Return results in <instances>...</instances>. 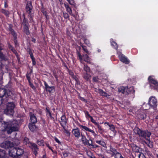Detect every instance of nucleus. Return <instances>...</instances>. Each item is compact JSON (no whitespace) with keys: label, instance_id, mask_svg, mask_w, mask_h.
<instances>
[{"label":"nucleus","instance_id":"nucleus-1","mask_svg":"<svg viewBox=\"0 0 158 158\" xmlns=\"http://www.w3.org/2000/svg\"><path fill=\"white\" fill-rule=\"evenodd\" d=\"M23 153V150L16 148L15 145L12 146L10 144V156L14 158H18L21 156Z\"/></svg>","mask_w":158,"mask_h":158},{"label":"nucleus","instance_id":"nucleus-2","mask_svg":"<svg viewBox=\"0 0 158 158\" xmlns=\"http://www.w3.org/2000/svg\"><path fill=\"white\" fill-rule=\"evenodd\" d=\"M135 130L137 131V133L138 134L140 139L143 141L146 140H148L151 135V133L148 131H142L138 128H136Z\"/></svg>","mask_w":158,"mask_h":158},{"label":"nucleus","instance_id":"nucleus-3","mask_svg":"<svg viewBox=\"0 0 158 158\" xmlns=\"http://www.w3.org/2000/svg\"><path fill=\"white\" fill-rule=\"evenodd\" d=\"M11 94L13 95V101H10V115H12L15 117L17 116V110L16 107V104L15 102L16 95L14 94L11 93Z\"/></svg>","mask_w":158,"mask_h":158},{"label":"nucleus","instance_id":"nucleus-4","mask_svg":"<svg viewBox=\"0 0 158 158\" xmlns=\"http://www.w3.org/2000/svg\"><path fill=\"white\" fill-rule=\"evenodd\" d=\"M19 130L18 121L15 119H13L10 122V132L13 131H17Z\"/></svg>","mask_w":158,"mask_h":158},{"label":"nucleus","instance_id":"nucleus-5","mask_svg":"<svg viewBox=\"0 0 158 158\" xmlns=\"http://www.w3.org/2000/svg\"><path fill=\"white\" fill-rule=\"evenodd\" d=\"M149 81L153 85H151L152 89L158 90V82L152 76H150L148 78Z\"/></svg>","mask_w":158,"mask_h":158},{"label":"nucleus","instance_id":"nucleus-6","mask_svg":"<svg viewBox=\"0 0 158 158\" xmlns=\"http://www.w3.org/2000/svg\"><path fill=\"white\" fill-rule=\"evenodd\" d=\"M157 100L156 98L153 96L150 97L148 101V104L151 107H155L157 106Z\"/></svg>","mask_w":158,"mask_h":158},{"label":"nucleus","instance_id":"nucleus-7","mask_svg":"<svg viewBox=\"0 0 158 158\" xmlns=\"http://www.w3.org/2000/svg\"><path fill=\"white\" fill-rule=\"evenodd\" d=\"M29 147L31 148L33 151L34 153L36 155L37 154L39 148H38L37 145L35 143H31L30 144Z\"/></svg>","mask_w":158,"mask_h":158},{"label":"nucleus","instance_id":"nucleus-8","mask_svg":"<svg viewBox=\"0 0 158 158\" xmlns=\"http://www.w3.org/2000/svg\"><path fill=\"white\" fill-rule=\"evenodd\" d=\"M118 57L120 60L126 64H128L129 63V61L127 60L123 54L120 53L118 55Z\"/></svg>","mask_w":158,"mask_h":158},{"label":"nucleus","instance_id":"nucleus-9","mask_svg":"<svg viewBox=\"0 0 158 158\" xmlns=\"http://www.w3.org/2000/svg\"><path fill=\"white\" fill-rule=\"evenodd\" d=\"M32 6L31 2L30 1H28L27 4L26 9L27 13L30 15H31V10Z\"/></svg>","mask_w":158,"mask_h":158},{"label":"nucleus","instance_id":"nucleus-10","mask_svg":"<svg viewBox=\"0 0 158 158\" xmlns=\"http://www.w3.org/2000/svg\"><path fill=\"white\" fill-rule=\"evenodd\" d=\"M80 127L83 129L85 130V131L91 132L94 137H95L97 136V134L93 130L90 129L87 127L85 126L81 125Z\"/></svg>","mask_w":158,"mask_h":158},{"label":"nucleus","instance_id":"nucleus-11","mask_svg":"<svg viewBox=\"0 0 158 158\" xmlns=\"http://www.w3.org/2000/svg\"><path fill=\"white\" fill-rule=\"evenodd\" d=\"M72 133L76 137L79 138L80 136V131L77 128L73 129L72 130Z\"/></svg>","mask_w":158,"mask_h":158},{"label":"nucleus","instance_id":"nucleus-12","mask_svg":"<svg viewBox=\"0 0 158 158\" xmlns=\"http://www.w3.org/2000/svg\"><path fill=\"white\" fill-rule=\"evenodd\" d=\"M31 121V123H35L37 122V119L36 116L32 113H30Z\"/></svg>","mask_w":158,"mask_h":158},{"label":"nucleus","instance_id":"nucleus-13","mask_svg":"<svg viewBox=\"0 0 158 158\" xmlns=\"http://www.w3.org/2000/svg\"><path fill=\"white\" fill-rule=\"evenodd\" d=\"M8 96V95L6 94V91L5 89L3 88L0 89V98H2L5 97L7 98Z\"/></svg>","mask_w":158,"mask_h":158},{"label":"nucleus","instance_id":"nucleus-14","mask_svg":"<svg viewBox=\"0 0 158 158\" xmlns=\"http://www.w3.org/2000/svg\"><path fill=\"white\" fill-rule=\"evenodd\" d=\"M122 89H124L125 90H126V92L125 93V95H127L129 94L131 92H132V90L133 92H134L133 90V87H131L130 88H128V87H125L123 86H122Z\"/></svg>","mask_w":158,"mask_h":158},{"label":"nucleus","instance_id":"nucleus-15","mask_svg":"<svg viewBox=\"0 0 158 158\" xmlns=\"http://www.w3.org/2000/svg\"><path fill=\"white\" fill-rule=\"evenodd\" d=\"M44 85L45 86L46 89L50 93H51L54 91V87L53 86H48L46 82H44Z\"/></svg>","mask_w":158,"mask_h":158},{"label":"nucleus","instance_id":"nucleus-16","mask_svg":"<svg viewBox=\"0 0 158 158\" xmlns=\"http://www.w3.org/2000/svg\"><path fill=\"white\" fill-rule=\"evenodd\" d=\"M67 119L65 115H63L61 117L60 124L62 127L64 126L67 123Z\"/></svg>","mask_w":158,"mask_h":158},{"label":"nucleus","instance_id":"nucleus-17","mask_svg":"<svg viewBox=\"0 0 158 158\" xmlns=\"http://www.w3.org/2000/svg\"><path fill=\"white\" fill-rule=\"evenodd\" d=\"M3 146L5 148L8 149V152L9 154L10 153V149H9L10 147V142L9 141H5L3 143Z\"/></svg>","mask_w":158,"mask_h":158},{"label":"nucleus","instance_id":"nucleus-18","mask_svg":"<svg viewBox=\"0 0 158 158\" xmlns=\"http://www.w3.org/2000/svg\"><path fill=\"white\" fill-rule=\"evenodd\" d=\"M10 33L12 34V35H13V37H14V42L15 44V45L16 46H17L18 45V43L17 40H16V34L14 31V30H13V29H10Z\"/></svg>","mask_w":158,"mask_h":158},{"label":"nucleus","instance_id":"nucleus-19","mask_svg":"<svg viewBox=\"0 0 158 158\" xmlns=\"http://www.w3.org/2000/svg\"><path fill=\"white\" fill-rule=\"evenodd\" d=\"M81 140L83 143L85 144L89 145V141H90V140H88L82 134H81Z\"/></svg>","mask_w":158,"mask_h":158},{"label":"nucleus","instance_id":"nucleus-20","mask_svg":"<svg viewBox=\"0 0 158 158\" xmlns=\"http://www.w3.org/2000/svg\"><path fill=\"white\" fill-rule=\"evenodd\" d=\"M65 7L67 11L69 14L72 16H74V15L72 14V11L71 9L69 7L68 4H64Z\"/></svg>","mask_w":158,"mask_h":158},{"label":"nucleus","instance_id":"nucleus-21","mask_svg":"<svg viewBox=\"0 0 158 158\" xmlns=\"http://www.w3.org/2000/svg\"><path fill=\"white\" fill-rule=\"evenodd\" d=\"M29 127L30 130L32 131H34L36 130V127L34 123H30Z\"/></svg>","mask_w":158,"mask_h":158},{"label":"nucleus","instance_id":"nucleus-22","mask_svg":"<svg viewBox=\"0 0 158 158\" xmlns=\"http://www.w3.org/2000/svg\"><path fill=\"white\" fill-rule=\"evenodd\" d=\"M143 142H144L145 143H146L150 148H152L153 147L152 143L151 141L150 138L148 140H146Z\"/></svg>","mask_w":158,"mask_h":158},{"label":"nucleus","instance_id":"nucleus-23","mask_svg":"<svg viewBox=\"0 0 158 158\" xmlns=\"http://www.w3.org/2000/svg\"><path fill=\"white\" fill-rule=\"evenodd\" d=\"M98 92L101 95L106 97H107L109 96L106 92H104L101 89H98Z\"/></svg>","mask_w":158,"mask_h":158},{"label":"nucleus","instance_id":"nucleus-24","mask_svg":"<svg viewBox=\"0 0 158 158\" xmlns=\"http://www.w3.org/2000/svg\"><path fill=\"white\" fill-rule=\"evenodd\" d=\"M132 148L133 151L135 152H139L140 149V148L139 147L135 145H132Z\"/></svg>","mask_w":158,"mask_h":158},{"label":"nucleus","instance_id":"nucleus-25","mask_svg":"<svg viewBox=\"0 0 158 158\" xmlns=\"http://www.w3.org/2000/svg\"><path fill=\"white\" fill-rule=\"evenodd\" d=\"M84 57V60L86 62L89 63L90 62V58L89 56L87 54L84 55H83Z\"/></svg>","mask_w":158,"mask_h":158},{"label":"nucleus","instance_id":"nucleus-26","mask_svg":"<svg viewBox=\"0 0 158 158\" xmlns=\"http://www.w3.org/2000/svg\"><path fill=\"white\" fill-rule=\"evenodd\" d=\"M139 115V117L141 119H144L145 118L146 115L143 113H140L139 111H138L137 113Z\"/></svg>","mask_w":158,"mask_h":158},{"label":"nucleus","instance_id":"nucleus-27","mask_svg":"<svg viewBox=\"0 0 158 158\" xmlns=\"http://www.w3.org/2000/svg\"><path fill=\"white\" fill-rule=\"evenodd\" d=\"M24 144L27 145V146H29V144L30 145V144H31V143H30L29 140L27 138H25L24 139Z\"/></svg>","mask_w":158,"mask_h":158},{"label":"nucleus","instance_id":"nucleus-28","mask_svg":"<svg viewBox=\"0 0 158 158\" xmlns=\"http://www.w3.org/2000/svg\"><path fill=\"white\" fill-rule=\"evenodd\" d=\"M24 32L27 34L28 35L29 33L28 30V27L26 25V24H25L24 27Z\"/></svg>","mask_w":158,"mask_h":158},{"label":"nucleus","instance_id":"nucleus-29","mask_svg":"<svg viewBox=\"0 0 158 158\" xmlns=\"http://www.w3.org/2000/svg\"><path fill=\"white\" fill-rule=\"evenodd\" d=\"M105 124H106L110 127V129L112 131H114V127L113 125H110L108 123H105Z\"/></svg>","mask_w":158,"mask_h":158},{"label":"nucleus","instance_id":"nucleus-30","mask_svg":"<svg viewBox=\"0 0 158 158\" xmlns=\"http://www.w3.org/2000/svg\"><path fill=\"white\" fill-rule=\"evenodd\" d=\"M46 114L49 117H50L51 118H52V114L51 112L50 111V110L49 109H48L47 108H46Z\"/></svg>","mask_w":158,"mask_h":158},{"label":"nucleus","instance_id":"nucleus-31","mask_svg":"<svg viewBox=\"0 0 158 158\" xmlns=\"http://www.w3.org/2000/svg\"><path fill=\"white\" fill-rule=\"evenodd\" d=\"M89 140H90V141H91V143H89V146H91L93 148H98V145H97L95 144H92V140L91 139H89Z\"/></svg>","mask_w":158,"mask_h":158},{"label":"nucleus","instance_id":"nucleus-32","mask_svg":"<svg viewBox=\"0 0 158 158\" xmlns=\"http://www.w3.org/2000/svg\"><path fill=\"white\" fill-rule=\"evenodd\" d=\"M10 110V107L8 106H7L6 108L4 110V113L6 114H9Z\"/></svg>","mask_w":158,"mask_h":158},{"label":"nucleus","instance_id":"nucleus-33","mask_svg":"<svg viewBox=\"0 0 158 158\" xmlns=\"http://www.w3.org/2000/svg\"><path fill=\"white\" fill-rule=\"evenodd\" d=\"M96 143L99 144L103 146H104L105 145V143L102 140L96 141Z\"/></svg>","mask_w":158,"mask_h":158},{"label":"nucleus","instance_id":"nucleus-34","mask_svg":"<svg viewBox=\"0 0 158 158\" xmlns=\"http://www.w3.org/2000/svg\"><path fill=\"white\" fill-rule=\"evenodd\" d=\"M37 143L40 146H44V141L43 140H38L37 141Z\"/></svg>","mask_w":158,"mask_h":158},{"label":"nucleus","instance_id":"nucleus-35","mask_svg":"<svg viewBox=\"0 0 158 158\" xmlns=\"http://www.w3.org/2000/svg\"><path fill=\"white\" fill-rule=\"evenodd\" d=\"M84 69L87 72H89L90 71V69L86 65H84Z\"/></svg>","mask_w":158,"mask_h":158},{"label":"nucleus","instance_id":"nucleus-36","mask_svg":"<svg viewBox=\"0 0 158 158\" xmlns=\"http://www.w3.org/2000/svg\"><path fill=\"white\" fill-rule=\"evenodd\" d=\"M118 89L119 92H121L123 94H125V93H126V90H125L124 89H122V86L118 88Z\"/></svg>","mask_w":158,"mask_h":158},{"label":"nucleus","instance_id":"nucleus-37","mask_svg":"<svg viewBox=\"0 0 158 158\" xmlns=\"http://www.w3.org/2000/svg\"><path fill=\"white\" fill-rule=\"evenodd\" d=\"M69 74L76 81H77V77L74 75V73L72 71H69Z\"/></svg>","mask_w":158,"mask_h":158},{"label":"nucleus","instance_id":"nucleus-38","mask_svg":"<svg viewBox=\"0 0 158 158\" xmlns=\"http://www.w3.org/2000/svg\"><path fill=\"white\" fill-rule=\"evenodd\" d=\"M111 45L113 46L115 49H117L118 48V46L117 43L113 41L112 42L111 41Z\"/></svg>","mask_w":158,"mask_h":158},{"label":"nucleus","instance_id":"nucleus-39","mask_svg":"<svg viewBox=\"0 0 158 158\" xmlns=\"http://www.w3.org/2000/svg\"><path fill=\"white\" fill-rule=\"evenodd\" d=\"M145 153H146L147 155L149 156H151L152 155V153L147 148H145Z\"/></svg>","mask_w":158,"mask_h":158},{"label":"nucleus","instance_id":"nucleus-40","mask_svg":"<svg viewBox=\"0 0 158 158\" xmlns=\"http://www.w3.org/2000/svg\"><path fill=\"white\" fill-rule=\"evenodd\" d=\"M62 127H63V128L64 130V132L67 135L69 136L70 135V132H69V131L65 129L64 126H63Z\"/></svg>","mask_w":158,"mask_h":158},{"label":"nucleus","instance_id":"nucleus-41","mask_svg":"<svg viewBox=\"0 0 158 158\" xmlns=\"http://www.w3.org/2000/svg\"><path fill=\"white\" fill-rule=\"evenodd\" d=\"M13 142L14 145H17L19 144L20 143V142L18 139H15V140Z\"/></svg>","mask_w":158,"mask_h":158},{"label":"nucleus","instance_id":"nucleus-42","mask_svg":"<svg viewBox=\"0 0 158 158\" xmlns=\"http://www.w3.org/2000/svg\"><path fill=\"white\" fill-rule=\"evenodd\" d=\"M77 55L80 62H82V56L80 54L79 52H77Z\"/></svg>","mask_w":158,"mask_h":158},{"label":"nucleus","instance_id":"nucleus-43","mask_svg":"<svg viewBox=\"0 0 158 158\" xmlns=\"http://www.w3.org/2000/svg\"><path fill=\"white\" fill-rule=\"evenodd\" d=\"M89 75L87 73L84 76V78L87 80H88L89 79Z\"/></svg>","mask_w":158,"mask_h":158},{"label":"nucleus","instance_id":"nucleus-44","mask_svg":"<svg viewBox=\"0 0 158 158\" xmlns=\"http://www.w3.org/2000/svg\"><path fill=\"white\" fill-rule=\"evenodd\" d=\"M90 120H91V121L93 123H94L95 125H97L98 124L96 122V121H95V120H94L92 117H90Z\"/></svg>","mask_w":158,"mask_h":158},{"label":"nucleus","instance_id":"nucleus-45","mask_svg":"<svg viewBox=\"0 0 158 158\" xmlns=\"http://www.w3.org/2000/svg\"><path fill=\"white\" fill-rule=\"evenodd\" d=\"M139 158H146L144 155L142 153H140L139 155Z\"/></svg>","mask_w":158,"mask_h":158},{"label":"nucleus","instance_id":"nucleus-46","mask_svg":"<svg viewBox=\"0 0 158 158\" xmlns=\"http://www.w3.org/2000/svg\"><path fill=\"white\" fill-rule=\"evenodd\" d=\"M68 1L71 5H74L75 4L73 0H69Z\"/></svg>","mask_w":158,"mask_h":158},{"label":"nucleus","instance_id":"nucleus-47","mask_svg":"<svg viewBox=\"0 0 158 158\" xmlns=\"http://www.w3.org/2000/svg\"><path fill=\"white\" fill-rule=\"evenodd\" d=\"M4 124L2 125L3 127L5 128V129L6 130L8 128V126H7V123H5L4 122Z\"/></svg>","mask_w":158,"mask_h":158},{"label":"nucleus","instance_id":"nucleus-48","mask_svg":"<svg viewBox=\"0 0 158 158\" xmlns=\"http://www.w3.org/2000/svg\"><path fill=\"white\" fill-rule=\"evenodd\" d=\"M96 126H97V127H98V129L99 131L100 132H102V129L101 128V127L98 124L96 125Z\"/></svg>","mask_w":158,"mask_h":158},{"label":"nucleus","instance_id":"nucleus-49","mask_svg":"<svg viewBox=\"0 0 158 158\" xmlns=\"http://www.w3.org/2000/svg\"><path fill=\"white\" fill-rule=\"evenodd\" d=\"M82 47L83 50L85 52H86V53H87L88 54H89V52L88 51V50H87L86 47L85 46H82Z\"/></svg>","mask_w":158,"mask_h":158},{"label":"nucleus","instance_id":"nucleus-50","mask_svg":"<svg viewBox=\"0 0 158 158\" xmlns=\"http://www.w3.org/2000/svg\"><path fill=\"white\" fill-rule=\"evenodd\" d=\"M2 12L3 13H4L5 15H6V16H9V12L6 11V10H3L2 11Z\"/></svg>","mask_w":158,"mask_h":158},{"label":"nucleus","instance_id":"nucleus-51","mask_svg":"<svg viewBox=\"0 0 158 158\" xmlns=\"http://www.w3.org/2000/svg\"><path fill=\"white\" fill-rule=\"evenodd\" d=\"M29 84L30 85V86L34 89H35V87L31 83L30 81L29 82Z\"/></svg>","mask_w":158,"mask_h":158},{"label":"nucleus","instance_id":"nucleus-52","mask_svg":"<svg viewBox=\"0 0 158 158\" xmlns=\"http://www.w3.org/2000/svg\"><path fill=\"white\" fill-rule=\"evenodd\" d=\"M63 15H64V17L65 19L68 18L69 17V15L67 13H64Z\"/></svg>","mask_w":158,"mask_h":158},{"label":"nucleus","instance_id":"nucleus-53","mask_svg":"<svg viewBox=\"0 0 158 158\" xmlns=\"http://www.w3.org/2000/svg\"><path fill=\"white\" fill-rule=\"evenodd\" d=\"M0 58L2 59H3L4 58L3 54L1 51H0Z\"/></svg>","mask_w":158,"mask_h":158},{"label":"nucleus","instance_id":"nucleus-54","mask_svg":"<svg viewBox=\"0 0 158 158\" xmlns=\"http://www.w3.org/2000/svg\"><path fill=\"white\" fill-rule=\"evenodd\" d=\"M93 81L95 82H97L98 81V78L97 77H94L93 78Z\"/></svg>","mask_w":158,"mask_h":158},{"label":"nucleus","instance_id":"nucleus-55","mask_svg":"<svg viewBox=\"0 0 158 158\" xmlns=\"http://www.w3.org/2000/svg\"><path fill=\"white\" fill-rule=\"evenodd\" d=\"M11 50L17 56L18 54L16 51L13 48L11 49Z\"/></svg>","mask_w":158,"mask_h":158},{"label":"nucleus","instance_id":"nucleus-56","mask_svg":"<svg viewBox=\"0 0 158 158\" xmlns=\"http://www.w3.org/2000/svg\"><path fill=\"white\" fill-rule=\"evenodd\" d=\"M117 155L119 157V158H126V157L123 156L121 154L119 153H118Z\"/></svg>","mask_w":158,"mask_h":158},{"label":"nucleus","instance_id":"nucleus-57","mask_svg":"<svg viewBox=\"0 0 158 158\" xmlns=\"http://www.w3.org/2000/svg\"><path fill=\"white\" fill-rule=\"evenodd\" d=\"M29 54L30 56V57L31 59H34V57L33 56L32 53L31 52H30Z\"/></svg>","mask_w":158,"mask_h":158},{"label":"nucleus","instance_id":"nucleus-58","mask_svg":"<svg viewBox=\"0 0 158 158\" xmlns=\"http://www.w3.org/2000/svg\"><path fill=\"white\" fill-rule=\"evenodd\" d=\"M63 154L64 157H67L68 156V154L67 152H64Z\"/></svg>","mask_w":158,"mask_h":158},{"label":"nucleus","instance_id":"nucleus-59","mask_svg":"<svg viewBox=\"0 0 158 158\" xmlns=\"http://www.w3.org/2000/svg\"><path fill=\"white\" fill-rule=\"evenodd\" d=\"M42 11L44 15L45 16H46V17H47V13L46 11L44 10H43Z\"/></svg>","mask_w":158,"mask_h":158},{"label":"nucleus","instance_id":"nucleus-60","mask_svg":"<svg viewBox=\"0 0 158 158\" xmlns=\"http://www.w3.org/2000/svg\"><path fill=\"white\" fill-rule=\"evenodd\" d=\"M32 64L33 65H35L36 64V62L35 60V58L32 59Z\"/></svg>","mask_w":158,"mask_h":158},{"label":"nucleus","instance_id":"nucleus-61","mask_svg":"<svg viewBox=\"0 0 158 158\" xmlns=\"http://www.w3.org/2000/svg\"><path fill=\"white\" fill-rule=\"evenodd\" d=\"M85 114L86 116H88L89 118H90V117H92L89 115V113L88 112H86Z\"/></svg>","mask_w":158,"mask_h":158},{"label":"nucleus","instance_id":"nucleus-62","mask_svg":"<svg viewBox=\"0 0 158 158\" xmlns=\"http://www.w3.org/2000/svg\"><path fill=\"white\" fill-rule=\"evenodd\" d=\"M110 150L113 151L114 153H116L117 152L114 149H113V148H111L110 149Z\"/></svg>","mask_w":158,"mask_h":158},{"label":"nucleus","instance_id":"nucleus-63","mask_svg":"<svg viewBox=\"0 0 158 158\" xmlns=\"http://www.w3.org/2000/svg\"><path fill=\"white\" fill-rule=\"evenodd\" d=\"M80 98L81 100L84 101L85 102H86V100L83 98L80 97Z\"/></svg>","mask_w":158,"mask_h":158},{"label":"nucleus","instance_id":"nucleus-64","mask_svg":"<svg viewBox=\"0 0 158 158\" xmlns=\"http://www.w3.org/2000/svg\"><path fill=\"white\" fill-rule=\"evenodd\" d=\"M55 140L58 143H60V141L58 140V139H57L56 138H55Z\"/></svg>","mask_w":158,"mask_h":158}]
</instances>
